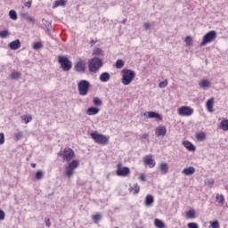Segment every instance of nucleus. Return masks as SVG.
Returning a JSON list of instances; mask_svg holds the SVG:
<instances>
[{
  "instance_id": "obj_9",
  "label": "nucleus",
  "mask_w": 228,
  "mask_h": 228,
  "mask_svg": "<svg viewBox=\"0 0 228 228\" xmlns=\"http://www.w3.org/2000/svg\"><path fill=\"white\" fill-rule=\"evenodd\" d=\"M118 169L116 171L117 175H118V177H126V175H129V174H131V169H129V167H122V164L119 163L118 164Z\"/></svg>"
},
{
  "instance_id": "obj_26",
  "label": "nucleus",
  "mask_w": 228,
  "mask_h": 228,
  "mask_svg": "<svg viewBox=\"0 0 228 228\" xmlns=\"http://www.w3.org/2000/svg\"><path fill=\"white\" fill-rule=\"evenodd\" d=\"M67 1L65 0H56L53 5V8H58V6H65Z\"/></svg>"
},
{
  "instance_id": "obj_23",
  "label": "nucleus",
  "mask_w": 228,
  "mask_h": 228,
  "mask_svg": "<svg viewBox=\"0 0 228 228\" xmlns=\"http://www.w3.org/2000/svg\"><path fill=\"white\" fill-rule=\"evenodd\" d=\"M110 73L103 72L100 75V81H102V83H108V81H110Z\"/></svg>"
},
{
  "instance_id": "obj_28",
  "label": "nucleus",
  "mask_w": 228,
  "mask_h": 228,
  "mask_svg": "<svg viewBox=\"0 0 228 228\" xmlns=\"http://www.w3.org/2000/svg\"><path fill=\"white\" fill-rule=\"evenodd\" d=\"M196 138L199 142H204V140H206V134L204 132H200L196 134Z\"/></svg>"
},
{
  "instance_id": "obj_41",
  "label": "nucleus",
  "mask_w": 228,
  "mask_h": 228,
  "mask_svg": "<svg viewBox=\"0 0 228 228\" xmlns=\"http://www.w3.org/2000/svg\"><path fill=\"white\" fill-rule=\"evenodd\" d=\"M187 218H195V210H189L186 213Z\"/></svg>"
},
{
  "instance_id": "obj_53",
  "label": "nucleus",
  "mask_w": 228,
  "mask_h": 228,
  "mask_svg": "<svg viewBox=\"0 0 228 228\" xmlns=\"http://www.w3.org/2000/svg\"><path fill=\"white\" fill-rule=\"evenodd\" d=\"M141 138H142V140H149V134H143L141 135Z\"/></svg>"
},
{
  "instance_id": "obj_21",
  "label": "nucleus",
  "mask_w": 228,
  "mask_h": 228,
  "mask_svg": "<svg viewBox=\"0 0 228 228\" xmlns=\"http://www.w3.org/2000/svg\"><path fill=\"white\" fill-rule=\"evenodd\" d=\"M182 174L184 175H193L195 174V167H189L184 169H183Z\"/></svg>"
},
{
  "instance_id": "obj_25",
  "label": "nucleus",
  "mask_w": 228,
  "mask_h": 228,
  "mask_svg": "<svg viewBox=\"0 0 228 228\" xmlns=\"http://www.w3.org/2000/svg\"><path fill=\"white\" fill-rule=\"evenodd\" d=\"M154 225L156 228H167V225L158 218L154 220Z\"/></svg>"
},
{
  "instance_id": "obj_11",
  "label": "nucleus",
  "mask_w": 228,
  "mask_h": 228,
  "mask_svg": "<svg viewBox=\"0 0 228 228\" xmlns=\"http://www.w3.org/2000/svg\"><path fill=\"white\" fill-rule=\"evenodd\" d=\"M74 69L76 72H80L81 74H85V70H86V62H85V61H78L75 64Z\"/></svg>"
},
{
  "instance_id": "obj_5",
  "label": "nucleus",
  "mask_w": 228,
  "mask_h": 228,
  "mask_svg": "<svg viewBox=\"0 0 228 228\" xmlns=\"http://www.w3.org/2000/svg\"><path fill=\"white\" fill-rule=\"evenodd\" d=\"M216 31L211 30L208 32L202 38V41L200 43V47H204V45H208V44H211V42H215L216 39Z\"/></svg>"
},
{
  "instance_id": "obj_31",
  "label": "nucleus",
  "mask_w": 228,
  "mask_h": 228,
  "mask_svg": "<svg viewBox=\"0 0 228 228\" xmlns=\"http://www.w3.org/2000/svg\"><path fill=\"white\" fill-rule=\"evenodd\" d=\"M102 219V215L101 213H97L94 216H93V220L94 221L95 224H99L101 220Z\"/></svg>"
},
{
  "instance_id": "obj_30",
  "label": "nucleus",
  "mask_w": 228,
  "mask_h": 228,
  "mask_svg": "<svg viewBox=\"0 0 228 228\" xmlns=\"http://www.w3.org/2000/svg\"><path fill=\"white\" fill-rule=\"evenodd\" d=\"M44 178V171L43 170H38L36 174H35V179H37V181H41V179Z\"/></svg>"
},
{
  "instance_id": "obj_39",
  "label": "nucleus",
  "mask_w": 228,
  "mask_h": 228,
  "mask_svg": "<svg viewBox=\"0 0 228 228\" xmlns=\"http://www.w3.org/2000/svg\"><path fill=\"white\" fill-rule=\"evenodd\" d=\"M6 37H10V32H8V30L0 31V37L1 38H6Z\"/></svg>"
},
{
  "instance_id": "obj_45",
  "label": "nucleus",
  "mask_w": 228,
  "mask_h": 228,
  "mask_svg": "<svg viewBox=\"0 0 228 228\" xmlns=\"http://www.w3.org/2000/svg\"><path fill=\"white\" fill-rule=\"evenodd\" d=\"M101 53H102V50L101 48H96L94 50L93 54H94L95 56H99Z\"/></svg>"
},
{
  "instance_id": "obj_42",
  "label": "nucleus",
  "mask_w": 228,
  "mask_h": 228,
  "mask_svg": "<svg viewBox=\"0 0 228 228\" xmlns=\"http://www.w3.org/2000/svg\"><path fill=\"white\" fill-rule=\"evenodd\" d=\"M167 86H168V81L167 80L161 81L159 84V88H167Z\"/></svg>"
},
{
  "instance_id": "obj_16",
  "label": "nucleus",
  "mask_w": 228,
  "mask_h": 228,
  "mask_svg": "<svg viewBox=\"0 0 228 228\" xmlns=\"http://www.w3.org/2000/svg\"><path fill=\"white\" fill-rule=\"evenodd\" d=\"M20 17L22 19H25V20H28V22H32V24H35V22H37V20H35L33 16L29 15V12H22L20 13Z\"/></svg>"
},
{
  "instance_id": "obj_54",
  "label": "nucleus",
  "mask_w": 228,
  "mask_h": 228,
  "mask_svg": "<svg viewBox=\"0 0 228 228\" xmlns=\"http://www.w3.org/2000/svg\"><path fill=\"white\" fill-rule=\"evenodd\" d=\"M139 179H140L141 181H142L143 183H145V181H146V179H145V175H143V174L140 175Z\"/></svg>"
},
{
  "instance_id": "obj_59",
  "label": "nucleus",
  "mask_w": 228,
  "mask_h": 228,
  "mask_svg": "<svg viewBox=\"0 0 228 228\" xmlns=\"http://www.w3.org/2000/svg\"><path fill=\"white\" fill-rule=\"evenodd\" d=\"M144 117H147V112L144 113Z\"/></svg>"
},
{
  "instance_id": "obj_22",
  "label": "nucleus",
  "mask_w": 228,
  "mask_h": 228,
  "mask_svg": "<svg viewBox=\"0 0 228 228\" xmlns=\"http://www.w3.org/2000/svg\"><path fill=\"white\" fill-rule=\"evenodd\" d=\"M99 111H100L99 108L90 107L86 110V115H89V116L97 115V113H99Z\"/></svg>"
},
{
  "instance_id": "obj_19",
  "label": "nucleus",
  "mask_w": 228,
  "mask_h": 228,
  "mask_svg": "<svg viewBox=\"0 0 228 228\" xmlns=\"http://www.w3.org/2000/svg\"><path fill=\"white\" fill-rule=\"evenodd\" d=\"M183 145L185 147V149H187V151H190V152H195V145L190 142V141H184Z\"/></svg>"
},
{
  "instance_id": "obj_40",
  "label": "nucleus",
  "mask_w": 228,
  "mask_h": 228,
  "mask_svg": "<svg viewBox=\"0 0 228 228\" xmlns=\"http://www.w3.org/2000/svg\"><path fill=\"white\" fill-rule=\"evenodd\" d=\"M193 42V38L190 36H187L185 37V44L186 45H188L190 47V45H191V43Z\"/></svg>"
},
{
  "instance_id": "obj_17",
  "label": "nucleus",
  "mask_w": 228,
  "mask_h": 228,
  "mask_svg": "<svg viewBox=\"0 0 228 228\" xmlns=\"http://www.w3.org/2000/svg\"><path fill=\"white\" fill-rule=\"evenodd\" d=\"M213 106H215V98H210L206 103V108L208 113H213Z\"/></svg>"
},
{
  "instance_id": "obj_34",
  "label": "nucleus",
  "mask_w": 228,
  "mask_h": 228,
  "mask_svg": "<svg viewBox=\"0 0 228 228\" xmlns=\"http://www.w3.org/2000/svg\"><path fill=\"white\" fill-rule=\"evenodd\" d=\"M130 190H134V195H138L140 193V185L134 183V187H130Z\"/></svg>"
},
{
  "instance_id": "obj_7",
  "label": "nucleus",
  "mask_w": 228,
  "mask_h": 228,
  "mask_svg": "<svg viewBox=\"0 0 228 228\" xmlns=\"http://www.w3.org/2000/svg\"><path fill=\"white\" fill-rule=\"evenodd\" d=\"M59 156H61L63 161H71V159L76 158V153L71 148H65L62 153L59 154Z\"/></svg>"
},
{
  "instance_id": "obj_2",
  "label": "nucleus",
  "mask_w": 228,
  "mask_h": 228,
  "mask_svg": "<svg viewBox=\"0 0 228 228\" xmlns=\"http://www.w3.org/2000/svg\"><path fill=\"white\" fill-rule=\"evenodd\" d=\"M58 63H60L61 69H62L64 72H69V70L72 69V61L69 60V56L67 55H59Z\"/></svg>"
},
{
  "instance_id": "obj_1",
  "label": "nucleus",
  "mask_w": 228,
  "mask_h": 228,
  "mask_svg": "<svg viewBox=\"0 0 228 228\" xmlns=\"http://www.w3.org/2000/svg\"><path fill=\"white\" fill-rule=\"evenodd\" d=\"M134 77H136V73H134L133 69H123L121 83L125 86H127L128 85H131L133 81H134Z\"/></svg>"
},
{
  "instance_id": "obj_12",
  "label": "nucleus",
  "mask_w": 228,
  "mask_h": 228,
  "mask_svg": "<svg viewBox=\"0 0 228 228\" xmlns=\"http://www.w3.org/2000/svg\"><path fill=\"white\" fill-rule=\"evenodd\" d=\"M155 134L156 136L159 137V136H166L167 135V126H159L156 129H155Z\"/></svg>"
},
{
  "instance_id": "obj_46",
  "label": "nucleus",
  "mask_w": 228,
  "mask_h": 228,
  "mask_svg": "<svg viewBox=\"0 0 228 228\" xmlns=\"http://www.w3.org/2000/svg\"><path fill=\"white\" fill-rule=\"evenodd\" d=\"M22 120H24L25 124H29V122H31V120H33V118L31 116L23 118Z\"/></svg>"
},
{
  "instance_id": "obj_56",
  "label": "nucleus",
  "mask_w": 228,
  "mask_h": 228,
  "mask_svg": "<svg viewBox=\"0 0 228 228\" xmlns=\"http://www.w3.org/2000/svg\"><path fill=\"white\" fill-rule=\"evenodd\" d=\"M31 167H32V168H36V167H37V164L32 163V164H31Z\"/></svg>"
},
{
  "instance_id": "obj_18",
  "label": "nucleus",
  "mask_w": 228,
  "mask_h": 228,
  "mask_svg": "<svg viewBox=\"0 0 228 228\" xmlns=\"http://www.w3.org/2000/svg\"><path fill=\"white\" fill-rule=\"evenodd\" d=\"M162 175H167L168 174V164L167 162H162L159 167Z\"/></svg>"
},
{
  "instance_id": "obj_24",
  "label": "nucleus",
  "mask_w": 228,
  "mask_h": 228,
  "mask_svg": "<svg viewBox=\"0 0 228 228\" xmlns=\"http://www.w3.org/2000/svg\"><path fill=\"white\" fill-rule=\"evenodd\" d=\"M199 85L200 88H203L204 90H208V88L211 86V83H209V81L207 79L201 80Z\"/></svg>"
},
{
  "instance_id": "obj_50",
  "label": "nucleus",
  "mask_w": 228,
  "mask_h": 228,
  "mask_svg": "<svg viewBox=\"0 0 228 228\" xmlns=\"http://www.w3.org/2000/svg\"><path fill=\"white\" fill-rule=\"evenodd\" d=\"M33 4L32 0H29L28 2H26L24 4V6H27L28 8H31V4Z\"/></svg>"
},
{
  "instance_id": "obj_3",
  "label": "nucleus",
  "mask_w": 228,
  "mask_h": 228,
  "mask_svg": "<svg viewBox=\"0 0 228 228\" xmlns=\"http://www.w3.org/2000/svg\"><path fill=\"white\" fill-rule=\"evenodd\" d=\"M92 85L90 84V81L88 80H80L77 83V90L79 95L85 96L88 95V91L90 90V87Z\"/></svg>"
},
{
  "instance_id": "obj_36",
  "label": "nucleus",
  "mask_w": 228,
  "mask_h": 228,
  "mask_svg": "<svg viewBox=\"0 0 228 228\" xmlns=\"http://www.w3.org/2000/svg\"><path fill=\"white\" fill-rule=\"evenodd\" d=\"M115 67L116 69H122V67H124V61H122L121 59H118L116 61Z\"/></svg>"
},
{
  "instance_id": "obj_38",
  "label": "nucleus",
  "mask_w": 228,
  "mask_h": 228,
  "mask_svg": "<svg viewBox=\"0 0 228 228\" xmlns=\"http://www.w3.org/2000/svg\"><path fill=\"white\" fill-rule=\"evenodd\" d=\"M22 136H24V134L22 132H18L14 134L16 142H19V140H22Z\"/></svg>"
},
{
  "instance_id": "obj_8",
  "label": "nucleus",
  "mask_w": 228,
  "mask_h": 228,
  "mask_svg": "<svg viewBox=\"0 0 228 228\" xmlns=\"http://www.w3.org/2000/svg\"><path fill=\"white\" fill-rule=\"evenodd\" d=\"M79 167V160L73 159L68 167H66V175L70 178L74 175V170Z\"/></svg>"
},
{
  "instance_id": "obj_43",
  "label": "nucleus",
  "mask_w": 228,
  "mask_h": 228,
  "mask_svg": "<svg viewBox=\"0 0 228 228\" xmlns=\"http://www.w3.org/2000/svg\"><path fill=\"white\" fill-rule=\"evenodd\" d=\"M42 22H43L44 26H45V28L47 29H49V28H51V21H49V20H47L45 19H43Z\"/></svg>"
},
{
  "instance_id": "obj_57",
  "label": "nucleus",
  "mask_w": 228,
  "mask_h": 228,
  "mask_svg": "<svg viewBox=\"0 0 228 228\" xmlns=\"http://www.w3.org/2000/svg\"><path fill=\"white\" fill-rule=\"evenodd\" d=\"M127 22V20H123L122 24H126Z\"/></svg>"
},
{
  "instance_id": "obj_10",
  "label": "nucleus",
  "mask_w": 228,
  "mask_h": 228,
  "mask_svg": "<svg viewBox=\"0 0 228 228\" xmlns=\"http://www.w3.org/2000/svg\"><path fill=\"white\" fill-rule=\"evenodd\" d=\"M178 115L180 117H191L193 115V109L189 106H182L178 109Z\"/></svg>"
},
{
  "instance_id": "obj_32",
  "label": "nucleus",
  "mask_w": 228,
  "mask_h": 228,
  "mask_svg": "<svg viewBox=\"0 0 228 228\" xmlns=\"http://www.w3.org/2000/svg\"><path fill=\"white\" fill-rule=\"evenodd\" d=\"M93 103L94 106H102V101L99 97H94Z\"/></svg>"
},
{
  "instance_id": "obj_49",
  "label": "nucleus",
  "mask_w": 228,
  "mask_h": 228,
  "mask_svg": "<svg viewBox=\"0 0 228 228\" xmlns=\"http://www.w3.org/2000/svg\"><path fill=\"white\" fill-rule=\"evenodd\" d=\"M4 143V134L0 133V145H3Z\"/></svg>"
},
{
  "instance_id": "obj_29",
  "label": "nucleus",
  "mask_w": 228,
  "mask_h": 228,
  "mask_svg": "<svg viewBox=\"0 0 228 228\" xmlns=\"http://www.w3.org/2000/svg\"><path fill=\"white\" fill-rule=\"evenodd\" d=\"M32 47L34 51H38L39 49H42V47H44V45L42 44L41 41H38L34 43Z\"/></svg>"
},
{
  "instance_id": "obj_20",
  "label": "nucleus",
  "mask_w": 228,
  "mask_h": 228,
  "mask_svg": "<svg viewBox=\"0 0 228 228\" xmlns=\"http://www.w3.org/2000/svg\"><path fill=\"white\" fill-rule=\"evenodd\" d=\"M147 114L148 118H157V120H163V117H161L158 112L149 111Z\"/></svg>"
},
{
  "instance_id": "obj_27",
  "label": "nucleus",
  "mask_w": 228,
  "mask_h": 228,
  "mask_svg": "<svg viewBox=\"0 0 228 228\" xmlns=\"http://www.w3.org/2000/svg\"><path fill=\"white\" fill-rule=\"evenodd\" d=\"M220 127L223 131H228V119H224L220 123Z\"/></svg>"
},
{
  "instance_id": "obj_48",
  "label": "nucleus",
  "mask_w": 228,
  "mask_h": 228,
  "mask_svg": "<svg viewBox=\"0 0 228 228\" xmlns=\"http://www.w3.org/2000/svg\"><path fill=\"white\" fill-rule=\"evenodd\" d=\"M212 228H220V224H218V221H214L211 223Z\"/></svg>"
},
{
  "instance_id": "obj_4",
  "label": "nucleus",
  "mask_w": 228,
  "mask_h": 228,
  "mask_svg": "<svg viewBox=\"0 0 228 228\" xmlns=\"http://www.w3.org/2000/svg\"><path fill=\"white\" fill-rule=\"evenodd\" d=\"M91 138L99 145H107L108 142H110V137L97 132L91 133Z\"/></svg>"
},
{
  "instance_id": "obj_14",
  "label": "nucleus",
  "mask_w": 228,
  "mask_h": 228,
  "mask_svg": "<svg viewBox=\"0 0 228 228\" xmlns=\"http://www.w3.org/2000/svg\"><path fill=\"white\" fill-rule=\"evenodd\" d=\"M153 204H154V196H152L151 194H148L144 200V206H146V208H151Z\"/></svg>"
},
{
  "instance_id": "obj_47",
  "label": "nucleus",
  "mask_w": 228,
  "mask_h": 228,
  "mask_svg": "<svg viewBox=\"0 0 228 228\" xmlns=\"http://www.w3.org/2000/svg\"><path fill=\"white\" fill-rule=\"evenodd\" d=\"M188 228H199V224L197 223H189L187 224Z\"/></svg>"
},
{
  "instance_id": "obj_33",
  "label": "nucleus",
  "mask_w": 228,
  "mask_h": 228,
  "mask_svg": "<svg viewBox=\"0 0 228 228\" xmlns=\"http://www.w3.org/2000/svg\"><path fill=\"white\" fill-rule=\"evenodd\" d=\"M9 17L10 19H12V20H17V12H15L14 10H11L9 12Z\"/></svg>"
},
{
  "instance_id": "obj_44",
  "label": "nucleus",
  "mask_w": 228,
  "mask_h": 228,
  "mask_svg": "<svg viewBox=\"0 0 228 228\" xmlns=\"http://www.w3.org/2000/svg\"><path fill=\"white\" fill-rule=\"evenodd\" d=\"M207 186H210V188H213V184H215V180L209 179L206 182Z\"/></svg>"
},
{
  "instance_id": "obj_55",
  "label": "nucleus",
  "mask_w": 228,
  "mask_h": 228,
  "mask_svg": "<svg viewBox=\"0 0 228 228\" xmlns=\"http://www.w3.org/2000/svg\"><path fill=\"white\" fill-rule=\"evenodd\" d=\"M45 225L46 227H51V221L49 219L46 220Z\"/></svg>"
},
{
  "instance_id": "obj_51",
  "label": "nucleus",
  "mask_w": 228,
  "mask_h": 228,
  "mask_svg": "<svg viewBox=\"0 0 228 228\" xmlns=\"http://www.w3.org/2000/svg\"><path fill=\"white\" fill-rule=\"evenodd\" d=\"M144 29L147 31L148 29H151V23H144L143 25Z\"/></svg>"
},
{
  "instance_id": "obj_37",
  "label": "nucleus",
  "mask_w": 228,
  "mask_h": 228,
  "mask_svg": "<svg viewBox=\"0 0 228 228\" xmlns=\"http://www.w3.org/2000/svg\"><path fill=\"white\" fill-rule=\"evenodd\" d=\"M216 201L219 203V204H222V202H224V200H225V198L224 197L223 194H216Z\"/></svg>"
},
{
  "instance_id": "obj_58",
  "label": "nucleus",
  "mask_w": 228,
  "mask_h": 228,
  "mask_svg": "<svg viewBox=\"0 0 228 228\" xmlns=\"http://www.w3.org/2000/svg\"><path fill=\"white\" fill-rule=\"evenodd\" d=\"M91 44H92V45H94V44H95V41L91 40Z\"/></svg>"
},
{
  "instance_id": "obj_15",
  "label": "nucleus",
  "mask_w": 228,
  "mask_h": 228,
  "mask_svg": "<svg viewBox=\"0 0 228 228\" xmlns=\"http://www.w3.org/2000/svg\"><path fill=\"white\" fill-rule=\"evenodd\" d=\"M9 47L10 49H12V51H17V49H20V40L16 39L14 41H12L9 44Z\"/></svg>"
},
{
  "instance_id": "obj_52",
  "label": "nucleus",
  "mask_w": 228,
  "mask_h": 228,
  "mask_svg": "<svg viewBox=\"0 0 228 228\" xmlns=\"http://www.w3.org/2000/svg\"><path fill=\"white\" fill-rule=\"evenodd\" d=\"M4 216H6L4 211L0 210V220H4Z\"/></svg>"
},
{
  "instance_id": "obj_35",
  "label": "nucleus",
  "mask_w": 228,
  "mask_h": 228,
  "mask_svg": "<svg viewBox=\"0 0 228 228\" xmlns=\"http://www.w3.org/2000/svg\"><path fill=\"white\" fill-rule=\"evenodd\" d=\"M20 77V72L19 71H13L12 74H11V79H14V80H17Z\"/></svg>"
},
{
  "instance_id": "obj_13",
  "label": "nucleus",
  "mask_w": 228,
  "mask_h": 228,
  "mask_svg": "<svg viewBox=\"0 0 228 228\" xmlns=\"http://www.w3.org/2000/svg\"><path fill=\"white\" fill-rule=\"evenodd\" d=\"M145 165H148L150 168H154L156 167V160L152 159V155H147L144 158Z\"/></svg>"
},
{
  "instance_id": "obj_6",
  "label": "nucleus",
  "mask_w": 228,
  "mask_h": 228,
  "mask_svg": "<svg viewBox=\"0 0 228 228\" xmlns=\"http://www.w3.org/2000/svg\"><path fill=\"white\" fill-rule=\"evenodd\" d=\"M101 67H102V60L99 57H94L89 61L90 72H97Z\"/></svg>"
}]
</instances>
